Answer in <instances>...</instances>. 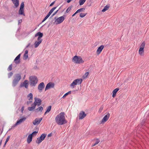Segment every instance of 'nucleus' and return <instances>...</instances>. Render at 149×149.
Listing matches in <instances>:
<instances>
[{"label": "nucleus", "mask_w": 149, "mask_h": 149, "mask_svg": "<svg viewBox=\"0 0 149 149\" xmlns=\"http://www.w3.org/2000/svg\"><path fill=\"white\" fill-rule=\"evenodd\" d=\"M42 118H36L33 122V124L34 125H37L40 124Z\"/></svg>", "instance_id": "obj_15"}, {"label": "nucleus", "mask_w": 149, "mask_h": 149, "mask_svg": "<svg viewBox=\"0 0 149 149\" xmlns=\"http://www.w3.org/2000/svg\"><path fill=\"white\" fill-rule=\"evenodd\" d=\"M18 22H19V23H20V20H19Z\"/></svg>", "instance_id": "obj_55"}, {"label": "nucleus", "mask_w": 149, "mask_h": 149, "mask_svg": "<svg viewBox=\"0 0 149 149\" xmlns=\"http://www.w3.org/2000/svg\"><path fill=\"white\" fill-rule=\"evenodd\" d=\"M72 8V6L69 7L66 10L65 12L66 13H68L71 10Z\"/></svg>", "instance_id": "obj_39"}, {"label": "nucleus", "mask_w": 149, "mask_h": 149, "mask_svg": "<svg viewBox=\"0 0 149 149\" xmlns=\"http://www.w3.org/2000/svg\"><path fill=\"white\" fill-rule=\"evenodd\" d=\"M28 80H25L24 82L20 84V87H25L26 88H28Z\"/></svg>", "instance_id": "obj_16"}, {"label": "nucleus", "mask_w": 149, "mask_h": 149, "mask_svg": "<svg viewBox=\"0 0 149 149\" xmlns=\"http://www.w3.org/2000/svg\"><path fill=\"white\" fill-rule=\"evenodd\" d=\"M103 109V106H101L100 107V108L98 112L99 113H100L101 112V111H102V110Z\"/></svg>", "instance_id": "obj_42"}, {"label": "nucleus", "mask_w": 149, "mask_h": 149, "mask_svg": "<svg viewBox=\"0 0 149 149\" xmlns=\"http://www.w3.org/2000/svg\"><path fill=\"white\" fill-rule=\"evenodd\" d=\"M89 74L88 72H86L85 73L84 75L83 76V78L84 79H85L87 78Z\"/></svg>", "instance_id": "obj_34"}, {"label": "nucleus", "mask_w": 149, "mask_h": 149, "mask_svg": "<svg viewBox=\"0 0 149 149\" xmlns=\"http://www.w3.org/2000/svg\"><path fill=\"white\" fill-rule=\"evenodd\" d=\"M85 10V8H81L78 10L76 11V13H79L81 12H84Z\"/></svg>", "instance_id": "obj_29"}, {"label": "nucleus", "mask_w": 149, "mask_h": 149, "mask_svg": "<svg viewBox=\"0 0 149 149\" xmlns=\"http://www.w3.org/2000/svg\"><path fill=\"white\" fill-rule=\"evenodd\" d=\"M146 44L145 41H143L140 46V47L139 49V54L142 56L143 54L144 53V48L145 47Z\"/></svg>", "instance_id": "obj_7"}, {"label": "nucleus", "mask_w": 149, "mask_h": 149, "mask_svg": "<svg viewBox=\"0 0 149 149\" xmlns=\"http://www.w3.org/2000/svg\"><path fill=\"white\" fill-rule=\"evenodd\" d=\"M28 58V54H24L23 56V58L24 60H26Z\"/></svg>", "instance_id": "obj_40"}, {"label": "nucleus", "mask_w": 149, "mask_h": 149, "mask_svg": "<svg viewBox=\"0 0 149 149\" xmlns=\"http://www.w3.org/2000/svg\"><path fill=\"white\" fill-rule=\"evenodd\" d=\"M45 87V84L44 82L40 83L38 86V89L40 92H41L42 90Z\"/></svg>", "instance_id": "obj_12"}, {"label": "nucleus", "mask_w": 149, "mask_h": 149, "mask_svg": "<svg viewBox=\"0 0 149 149\" xmlns=\"http://www.w3.org/2000/svg\"><path fill=\"white\" fill-rule=\"evenodd\" d=\"M57 6L54 7L52 8L48 13L50 15L54 11L56 8Z\"/></svg>", "instance_id": "obj_32"}, {"label": "nucleus", "mask_w": 149, "mask_h": 149, "mask_svg": "<svg viewBox=\"0 0 149 149\" xmlns=\"http://www.w3.org/2000/svg\"><path fill=\"white\" fill-rule=\"evenodd\" d=\"M82 79H78L74 80L73 82L71 84L70 86L72 87L73 88H74V86L77 84L79 85L81 84Z\"/></svg>", "instance_id": "obj_6"}, {"label": "nucleus", "mask_w": 149, "mask_h": 149, "mask_svg": "<svg viewBox=\"0 0 149 149\" xmlns=\"http://www.w3.org/2000/svg\"><path fill=\"white\" fill-rule=\"evenodd\" d=\"M21 79V74H16L14 76V79L12 82V85L13 87H15L18 84L19 81Z\"/></svg>", "instance_id": "obj_2"}, {"label": "nucleus", "mask_w": 149, "mask_h": 149, "mask_svg": "<svg viewBox=\"0 0 149 149\" xmlns=\"http://www.w3.org/2000/svg\"><path fill=\"white\" fill-rule=\"evenodd\" d=\"M110 7L109 5H107L105 6L103 9L102 10V12H104L107 10H108V9Z\"/></svg>", "instance_id": "obj_27"}, {"label": "nucleus", "mask_w": 149, "mask_h": 149, "mask_svg": "<svg viewBox=\"0 0 149 149\" xmlns=\"http://www.w3.org/2000/svg\"><path fill=\"white\" fill-rule=\"evenodd\" d=\"M72 61L77 64L82 63L84 62V61L81 56H75L73 58Z\"/></svg>", "instance_id": "obj_4"}, {"label": "nucleus", "mask_w": 149, "mask_h": 149, "mask_svg": "<svg viewBox=\"0 0 149 149\" xmlns=\"http://www.w3.org/2000/svg\"><path fill=\"white\" fill-rule=\"evenodd\" d=\"M39 38V37H38V38L37 39V40L38 41H40V40H41V42H42V39H41V38Z\"/></svg>", "instance_id": "obj_47"}, {"label": "nucleus", "mask_w": 149, "mask_h": 149, "mask_svg": "<svg viewBox=\"0 0 149 149\" xmlns=\"http://www.w3.org/2000/svg\"><path fill=\"white\" fill-rule=\"evenodd\" d=\"M42 110H43V107H42L40 106V107H39L38 108H37V109H36V111L37 112H38L39 111H40L41 112H42Z\"/></svg>", "instance_id": "obj_28"}, {"label": "nucleus", "mask_w": 149, "mask_h": 149, "mask_svg": "<svg viewBox=\"0 0 149 149\" xmlns=\"http://www.w3.org/2000/svg\"><path fill=\"white\" fill-rule=\"evenodd\" d=\"M60 9V8L58 10H59Z\"/></svg>", "instance_id": "obj_56"}, {"label": "nucleus", "mask_w": 149, "mask_h": 149, "mask_svg": "<svg viewBox=\"0 0 149 149\" xmlns=\"http://www.w3.org/2000/svg\"><path fill=\"white\" fill-rule=\"evenodd\" d=\"M28 51L27 50H26L25 51L24 54H28Z\"/></svg>", "instance_id": "obj_50"}, {"label": "nucleus", "mask_w": 149, "mask_h": 149, "mask_svg": "<svg viewBox=\"0 0 149 149\" xmlns=\"http://www.w3.org/2000/svg\"><path fill=\"white\" fill-rule=\"evenodd\" d=\"M87 14V13H81L80 14V17L81 18H83L85 17Z\"/></svg>", "instance_id": "obj_38"}, {"label": "nucleus", "mask_w": 149, "mask_h": 149, "mask_svg": "<svg viewBox=\"0 0 149 149\" xmlns=\"http://www.w3.org/2000/svg\"><path fill=\"white\" fill-rule=\"evenodd\" d=\"M55 120L59 125H62L67 123L65 119V114L63 112H61L55 118Z\"/></svg>", "instance_id": "obj_1"}, {"label": "nucleus", "mask_w": 149, "mask_h": 149, "mask_svg": "<svg viewBox=\"0 0 149 149\" xmlns=\"http://www.w3.org/2000/svg\"><path fill=\"white\" fill-rule=\"evenodd\" d=\"M55 2V1H54L49 6H52L54 3Z\"/></svg>", "instance_id": "obj_48"}, {"label": "nucleus", "mask_w": 149, "mask_h": 149, "mask_svg": "<svg viewBox=\"0 0 149 149\" xmlns=\"http://www.w3.org/2000/svg\"><path fill=\"white\" fill-rule=\"evenodd\" d=\"M41 40L40 41H36L35 42L34 45L35 48H36L38 47L39 45L41 43Z\"/></svg>", "instance_id": "obj_24"}, {"label": "nucleus", "mask_w": 149, "mask_h": 149, "mask_svg": "<svg viewBox=\"0 0 149 149\" xmlns=\"http://www.w3.org/2000/svg\"><path fill=\"white\" fill-rule=\"evenodd\" d=\"M110 116V114L109 113H108L107 114L104 116V118L102 120L101 123H104L106 121H107Z\"/></svg>", "instance_id": "obj_14"}, {"label": "nucleus", "mask_w": 149, "mask_h": 149, "mask_svg": "<svg viewBox=\"0 0 149 149\" xmlns=\"http://www.w3.org/2000/svg\"><path fill=\"white\" fill-rule=\"evenodd\" d=\"M26 118V117H23L22 118L20 119L19 120H18L16 122V123L15 124V125H17L19 124H20L21 123H22L24 122Z\"/></svg>", "instance_id": "obj_18"}, {"label": "nucleus", "mask_w": 149, "mask_h": 149, "mask_svg": "<svg viewBox=\"0 0 149 149\" xmlns=\"http://www.w3.org/2000/svg\"><path fill=\"white\" fill-rule=\"evenodd\" d=\"M50 15L48 13V14L47 15V16L45 17L44 19L42 21V22H44L45 20H46L50 16Z\"/></svg>", "instance_id": "obj_37"}, {"label": "nucleus", "mask_w": 149, "mask_h": 149, "mask_svg": "<svg viewBox=\"0 0 149 149\" xmlns=\"http://www.w3.org/2000/svg\"><path fill=\"white\" fill-rule=\"evenodd\" d=\"M21 54H20L18 55L15 58L14 60V62L16 64H19L20 63V57Z\"/></svg>", "instance_id": "obj_17"}, {"label": "nucleus", "mask_w": 149, "mask_h": 149, "mask_svg": "<svg viewBox=\"0 0 149 149\" xmlns=\"http://www.w3.org/2000/svg\"><path fill=\"white\" fill-rule=\"evenodd\" d=\"M86 116V114L85 112L81 111L79 114V119H82Z\"/></svg>", "instance_id": "obj_13"}, {"label": "nucleus", "mask_w": 149, "mask_h": 149, "mask_svg": "<svg viewBox=\"0 0 149 149\" xmlns=\"http://www.w3.org/2000/svg\"><path fill=\"white\" fill-rule=\"evenodd\" d=\"M58 10H57L51 16V18L53 17L58 12Z\"/></svg>", "instance_id": "obj_43"}, {"label": "nucleus", "mask_w": 149, "mask_h": 149, "mask_svg": "<svg viewBox=\"0 0 149 149\" xmlns=\"http://www.w3.org/2000/svg\"><path fill=\"white\" fill-rule=\"evenodd\" d=\"M13 3L14 4L15 8H17L19 5V0H12Z\"/></svg>", "instance_id": "obj_20"}, {"label": "nucleus", "mask_w": 149, "mask_h": 149, "mask_svg": "<svg viewBox=\"0 0 149 149\" xmlns=\"http://www.w3.org/2000/svg\"><path fill=\"white\" fill-rule=\"evenodd\" d=\"M32 136L31 134H29L27 138V142L28 143H30L32 139Z\"/></svg>", "instance_id": "obj_22"}, {"label": "nucleus", "mask_w": 149, "mask_h": 149, "mask_svg": "<svg viewBox=\"0 0 149 149\" xmlns=\"http://www.w3.org/2000/svg\"><path fill=\"white\" fill-rule=\"evenodd\" d=\"M13 65L12 64H11L8 67L7 70L9 71L12 70V69Z\"/></svg>", "instance_id": "obj_36"}, {"label": "nucleus", "mask_w": 149, "mask_h": 149, "mask_svg": "<svg viewBox=\"0 0 149 149\" xmlns=\"http://www.w3.org/2000/svg\"><path fill=\"white\" fill-rule=\"evenodd\" d=\"M46 136V134H42L40 137L37 138V140L36 141V143L39 144L42 142L45 139Z\"/></svg>", "instance_id": "obj_9"}, {"label": "nucleus", "mask_w": 149, "mask_h": 149, "mask_svg": "<svg viewBox=\"0 0 149 149\" xmlns=\"http://www.w3.org/2000/svg\"><path fill=\"white\" fill-rule=\"evenodd\" d=\"M24 106H22V107L21 108V111H22V112L24 110Z\"/></svg>", "instance_id": "obj_49"}, {"label": "nucleus", "mask_w": 149, "mask_h": 149, "mask_svg": "<svg viewBox=\"0 0 149 149\" xmlns=\"http://www.w3.org/2000/svg\"><path fill=\"white\" fill-rule=\"evenodd\" d=\"M29 84L31 87H35L37 84L38 79L35 76H31L29 77Z\"/></svg>", "instance_id": "obj_3"}, {"label": "nucleus", "mask_w": 149, "mask_h": 149, "mask_svg": "<svg viewBox=\"0 0 149 149\" xmlns=\"http://www.w3.org/2000/svg\"><path fill=\"white\" fill-rule=\"evenodd\" d=\"M10 136H8L6 138V140L5 141H6V142H7L8 141H9V140L10 138Z\"/></svg>", "instance_id": "obj_45"}, {"label": "nucleus", "mask_w": 149, "mask_h": 149, "mask_svg": "<svg viewBox=\"0 0 149 149\" xmlns=\"http://www.w3.org/2000/svg\"><path fill=\"white\" fill-rule=\"evenodd\" d=\"M33 97V94L31 93H30L28 95V97H30V99H29V100H30L31 99L32 100Z\"/></svg>", "instance_id": "obj_35"}, {"label": "nucleus", "mask_w": 149, "mask_h": 149, "mask_svg": "<svg viewBox=\"0 0 149 149\" xmlns=\"http://www.w3.org/2000/svg\"><path fill=\"white\" fill-rule=\"evenodd\" d=\"M64 16V15L60 17L57 18H56V17H55L54 19H56L54 22L55 24H58L62 22L65 19Z\"/></svg>", "instance_id": "obj_8"}, {"label": "nucleus", "mask_w": 149, "mask_h": 149, "mask_svg": "<svg viewBox=\"0 0 149 149\" xmlns=\"http://www.w3.org/2000/svg\"><path fill=\"white\" fill-rule=\"evenodd\" d=\"M71 91H68V92L66 93L63 95V96L62 97V98H64L66 96H67L68 95L70 94L71 93Z\"/></svg>", "instance_id": "obj_33"}, {"label": "nucleus", "mask_w": 149, "mask_h": 149, "mask_svg": "<svg viewBox=\"0 0 149 149\" xmlns=\"http://www.w3.org/2000/svg\"><path fill=\"white\" fill-rule=\"evenodd\" d=\"M86 0H79V3L80 5L81 6L83 5Z\"/></svg>", "instance_id": "obj_30"}, {"label": "nucleus", "mask_w": 149, "mask_h": 149, "mask_svg": "<svg viewBox=\"0 0 149 149\" xmlns=\"http://www.w3.org/2000/svg\"><path fill=\"white\" fill-rule=\"evenodd\" d=\"M52 108V106L50 105L47 107V110L44 113V115L48 113H49L51 110Z\"/></svg>", "instance_id": "obj_26"}, {"label": "nucleus", "mask_w": 149, "mask_h": 149, "mask_svg": "<svg viewBox=\"0 0 149 149\" xmlns=\"http://www.w3.org/2000/svg\"><path fill=\"white\" fill-rule=\"evenodd\" d=\"M38 132L36 131H34L33 132L32 134H31L32 136H33V135H36V134L38 133Z\"/></svg>", "instance_id": "obj_44"}, {"label": "nucleus", "mask_w": 149, "mask_h": 149, "mask_svg": "<svg viewBox=\"0 0 149 149\" xmlns=\"http://www.w3.org/2000/svg\"><path fill=\"white\" fill-rule=\"evenodd\" d=\"M17 125H15V124L13 125V126L11 127L9 130L8 131H9L11 130H12V129H13L14 128V127H15Z\"/></svg>", "instance_id": "obj_46"}, {"label": "nucleus", "mask_w": 149, "mask_h": 149, "mask_svg": "<svg viewBox=\"0 0 149 149\" xmlns=\"http://www.w3.org/2000/svg\"><path fill=\"white\" fill-rule=\"evenodd\" d=\"M54 84L53 82H50L48 83L45 88V91L49 89L50 88H53L54 87Z\"/></svg>", "instance_id": "obj_10"}, {"label": "nucleus", "mask_w": 149, "mask_h": 149, "mask_svg": "<svg viewBox=\"0 0 149 149\" xmlns=\"http://www.w3.org/2000/svg\"><path fill=\"white\" fill-rule=\"evenodd\" d=\"M100 142V140L98 139H97L95 141V143L92 145V146H95L99 142Z\"/></svg>", "instance_id": "obj_31"}, {"label": "nucleus", "mask_w": 149, "mask_h": 149, "mask_svg": "<svg viewBox=\"0 0 149 149\" xmlns=\"http://www.w3.org/2000/svg\"><path fill=\"white\" fill-rule=\"evenodd\" d=\"M31 107H29L28 108V110L29 111H32L33 110L36 108V106L33 104L31 105Z\"/></svg>", "instance_id": "obj_25"}, {"label": "nucleus", "mask_w": 149, "mask_h": 149, "mask_svg": "<svg viewBox=\"0 0 149 149\" xmlns=\"http://www.w3.org/2000/svg\"><path fill=\"white\" fill-rule=\"evenodd\" d=\"M77 13H76V12L74 13V14L72 15V17H73V16H74L75 15L77 14Z\"/></svg>", "instance_id": "obj_52"}, {"label": "nucleus", "mask_w": 149, "mask_h": 149, "mask_svg": "<svg viewBox=\"0 0 149 149\" xmlns=\"http://www.w3.org/2000/svg\"><path fill=\"white\" fill-rule=\"evenodd\" d=\"M52 133H50V134H48V136L49 137L51 136H52Z\"/></svg>", "instance_id": "obj_51"}, {"label": "nucleus", "mask_w": 149, "mask_h": 149, "mask_svg": "<svg viewBox=\"0 0 149 149\" xmlns=\"http://www.w3.org/2000/svg\"><path fill=\"white\" fill-rule=\"evenodd\" d=\"M43 36V34L42 33L40 32H37L35 35V37L38 36L39 38H42Z\"/></svg>", "instance_id": "obj_23"}, {"label": "nucleus", "mask_w": 149, "mask_h": 149, "mask_svg": "<svg viewBox=\"0 0 149 149\" xmlns=\"http://www.w3.org/2000/svg\"><path fill=\"white\" fill-rule=\"evenodd\" d=\"M13 73L12 72H11L8 74V78H10L13 75Z\"/></svg>", "instance_id": "obj_41"}, {"label": "nucleus", "mask_w": 149, "mask_h": 149, "mask_svg": "<svg viewBox=\"0 0 149 149\" xmlns=\"http://www.w3.org/2000/svg\"><path fill=\"white\" fill-rule=\"evenodd\" d=\"M24 2H22L20 5V9L18 11L19 15H23L24 16H25L24 10Z\"/></svg>", "instance_id": "obj_5"}, {"label": "nucleus", "mask_w": 149, "mask_h": 149, "mask_svg": "<svg viewBox=\"0 0 149 149\" xmlns=\"http://www.w3.org/2000/svg\"><path fill=\"white\" fill-rule=\"evenodd\" d=\"M35 101L33 103V104L36 106L37 105L39 106L41 104L42 100L40 99L35 97L34 98Z\"/></svg>", "instance_id": "obj_11"}, {"label": "nucleus", "mask_w": 149, "mask_h": 149, "mask_svg": "<svg viewBox=\"0 0 149 149\" xmlns=\"http://www.w3.org/2000/svg\"><path fill=\"white\" fill-rule=\"evenodd\" d=\"M30 44L29 43L26 46V48L28 47L30 45Z\"/></svg>", "instance_id": "obj_53"}, {"label": "nucleus", "mask_w": 149, "mask_h": 149, "mask_svg": "<svg viewBox=\"0 0 149 149\" xmlns=\"http://www.w3.org/2000/svg\"><path fill=\"white\" fill-rule=\"evenodd\" d=\"M7 143V142H6V141H5V143H4V146H5V145H6V143Z\"/></svg>", "instance_id": "obj_54"}, {"label": "nucleus", "mask_w": 149, "mask_h": 149, "mask_svg": "<svg viewBox=\"0 0 149 149\" xmlns=\"http://www.w3.org/2000/svg\"><path fill=\"white\" fill-rule=\"evenodd\" d=\"M119 89L118 88H117L114 89L112 92V97H115L116 96V94L117 92L119 91Z\"/></svg>", "instance_id": "obj_21"}, {"label": "nucleus", "mask_w": 149, "mask_h": 149, "mask_svg": "<svg viewBox=\"0 0 149 149\" xmlns=\"http://www.w3.org/2000/svg\"><path fill=\"white\" fill-rule=\"evenodd\" d=\"M104 48V46L102 45L100 46L96 51V53L97 55L99 54Z\"/></svg>", "instance_id": "obj_19"}]
</instances>
